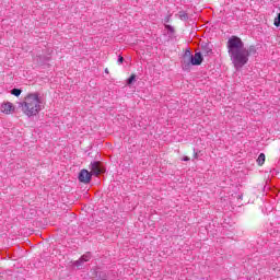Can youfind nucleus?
<instances>
[{
  "instance_id": "1",
  "label": "nucleus",
  "mask_w": 280,
  "mask_h": 280,
  "mask_svg": "<svg viewBox=\"0 0 280 280\" xmlns=\"http://www.w3.org/2000/svg\"><path fill=\"white\" fill-rule=\"evenodd\" d=\"M228 54L235 69H242L248 65V58L257 54L255 46L244 47V42L237 36H231L228 39Z\"/></svg>"
},
{
  "instance_id": "2",
  "label": "nucleus",
  "mask_w": 280,
  "mask_h": 280,
  "mask_svg": "<svg viewBox=\"0 0 280 280\" xmlns=\"http://www.w3.org/2000/svg\"><path fill=\"white\" fill-rule=\"evenodd\" d=\"M20 108L26 117H36L45 108V102H43L40 93H30L25 96L24 102L20 103Z\"/></svg>"
},
{
  "instance_id": "3",
  "label": "nucleus",
  "mask_w": 280,
  "mask_h": 280,
  "mask_svg": "<svg viewBox=\"0 0 280 280\" xmlns=\"http://www.w3.org/2000/svg\"><path fill=\"white\" fill-rule=\"evenodd\" d=\"M190 65L197 67L199 65H202V54L201 52H196L195 56L190 57V61H184L183 63V69L187 70L189 69Z\"/></svg>"
},
{
  "instance_id": "4",
  "label": "nucleus",
  "mask_w": 280,
  "mask_h": 280,
  "mask_svg": "<svg viewBox=\"0 0 280 280\" xmlns=\"http://www.w3.org/2000/svg\"><path fill=\"white\" fill-rule=\"evenodd\" d=\"M91 176L92 174L89 171L82 170L79 173V180L80 183H84L85 185H89V183H91Z\"/></svg>"
},
{
  "instance_id": "5",
  "label": "nucleus",
  "mask_w": 280,
  "mask_h": 280,
  "mask_svg": "<svg viewBox=\"0 0 280 280\" xmlns=\"http://www.w3.org/2000/svg\"><path fill=\"white\" fill-rule=\"evenodd\" d=\"M91 259V253H86L77 261L73 262V266L77 268H82L84 266V262L89 261Z\"/></svg>"
},
{
  "instance_id": "6",
  "label": "nucleus",
  "mask_w": 280,
  "mask_h": 280,
  "mask_svg": "<svg viewBox=\"0 0 280 280\" xmlns=\"http://www.w3.org/2000/svg\"><path fill=\"white\" fill-rule=\"evenodd\" d=\"M91 167V172L95 175V176H100V174H102L103 170L102 166H100V162H92L90 164Z\"/></svg>"
},
{
  "instance_id": "7",
  "label": "nucleus",
  "mask_w": 280,
  "mask_h": 280,
  "mask_svg": "<svg viewBox=\"0 0 280 280\" xmlns=\"http://www.w3.org/2000/svg\"><path fill=\"white\" fill-rule=\"evenodd\" d=\"M1 113H4V115H10L14 110V105L12 103H3L0 107Z\"/></svg>"
},
{
  "instance_id": "8",
  "label": "nucleus",
  "mask_w": 280,
  "mask_h": 280,
  "mask_svg": "<svg viewBox=\"0 0 280 280\" xmlns=\"http://www.w3.org/2000/svg\"><path fill=\"white\" fill-rule=\"evenodd\" d=\"M200 54H201V56L209 57V56H212L213 49L211 48V46L209 44H205L201 46Z\"/></svg>"
},
{
  "instance_id": "9",
  "label": "nucleus",
  "mask_w": 280,
  "mask_h": 280,
  "mask_svg": "<svg viewBox=\"0 0 280 280\" xmlns=\"http://www.w3.org/2000/svg\"><path fill=\"white\" fill-rule=\"evenodd\" d=\"M257 163H258V165H264V163H266V154L260 153L258 155Z\"/></svg>"
},
{
  "instance_id": "10",
  "label": "nucleus",
  "mask_w": 280,
  "mask_h": 280,
  "mask_svg": "<svg viewBox=\"0 0 280 280\" xmlns=\"http://www.w3.org/2000/svg\"><path fill=\"white\" fill-rule=\"evenodd\" d=\"M178 16L182 21H187L189 19V15L185 11H179Z\"/></svg>"
},
{
  "instance_id": "11",
  "label": "nucleus",
  "mask_w": 280,
  "mask_h": 280,
  "mask_svg": "<svg viewBox=\"0 0 280 280\" xmlns=\"http://www.w3.org/2000/svg\"><path fill=\"white\" fill-rule=\"evenodd\" d=\"M132 82H137V74H131L130 78L127 80V84L130 85Z\"/></svg>"
},
{
  "instance_id": "12",
  "label": "nucleus",
  "mask_w": 280,
  "mask_h": 280,
  "mask_svg": "<svg viewBox=\"0 0 280 280\" xmlns=\"http://www.w3.org/2000/svg\"><path fill=\"white\" fill-rule=\"evenodd\" d=\"M21 93H22L21 89L11 90V95H14L15 97H19V95H21Z\"/></svg>"
},
{
  "instance_id": "13",
  "label": "nucleus",
  "mask_w": 280,
  "mask_h": 280,
  "mask_svg": "<svg viewBox=\"0 0 280 280\" xmlns=\"http://www.w3.org/2000/svg\"><path fill=\"white\" fill-rule=\"evenodd\" d=\"M191 56H192L191 51L186 50L185 56H184V60H187V58H188L187 62H189L191 60Z\"/></svg>"
},
{
  "instance_id": "14",
  "label": "nucleus",
  "mask_w": 280,
  "mask_h": 280,
  "mask_svg": "<svg viewBox=\"0 0 280 280\" xmlns=\"http://www.w3.org/2000/svg\"><path fill=\"white\" fill-rule=\"evenodd\" d=\"M165 30H167L168 34H174L175 30L174 26L165 24Z\"/></svg>"
},
{
  "instance_id": "15",
  "label": "nucleus",
  "mask_w": 280,
  "mask_h": 280,
  "mask_svg": "<svg viewBox=\"0 0 280 280\" xmlns=\"http://www.w3.org/2000/svg\"><path fill=\"white\" fill-rule=\"evenodd\" d=\"M124 62V57L119 56L118 57V65H121Z\"/></svg>"
},
{
  "instance_id": "16",
  "label": "nucleus",
  "mask_w": 280,
  "mask_h": 280,
  "mask_svg": "<svg viewBox=\"0 0 280 280\" xmlns=\"http://www.w3.org/2000/svg\"><path fill=\"white\" fill-rule=\"evenodd\" d=\"M183 161H189V156L183 158Z\"/></svg>"
},
{
  "instance_id": "17",
  "label": "nucleus",
  "mask_w": 280,
  "mask_h": 280,
  "mask_svg": "<svg viewBox=\"0 0 280 280\" xmlns=\"http://www.w3.org/2000/svg\"><path fill=\"white\" fill-rule=\"evenodd\" d=\"M165 23H170V18H166Z\"/></svg>"
},
{
  "instance_id": "18",
  "label": "nucleus",
  "mask_w": 280,
  "mask_h": 280,
  "mask_svg": "<svg viewBox=\"0 0 280 280\" xmlns=\"http://www.w3.org/2000/svg\"><path fill=\"white\" fill-rule=\"evenodd\" d=\"M195 159H198V153H195Z\"/></svg>"
},
{
  "instance_id": "19",
  "label": "nucleus",
  "mask_w": 280,
  "mask_h": 280,
  "mask_svg": "<svg viewBox=\"0 0 280 280\" xmlns=\"http://www.w3.org/2000/svg\"><path fill=\"white\" fill-rule=\"evenodd\" d=\"M105 73H108V68L105 69Z\"/></svg>"
}]
</instances>
